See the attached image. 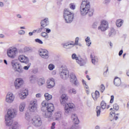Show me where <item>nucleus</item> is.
<instances>
[{"label":"nucleus","mask_w":129,"mask_h":129,"mask_svg":"<svg viewBox=\"0 0 129 129\" xmlns=\"http://www.w3.org/2000/svg\"><path fill=\"white\" fill-rule=\"evenodd\" d=\"M17 115V110L15 109H9L7 114L5 115V123L7 126H11L9 129H18L20 124L18 122H14L13 118Z\"/></svg>","instance_id":"1"},{"label":"nucleus","mask_w":129,"mask_h":129,"mask_svg":"<svg viewBox=\"0 0 129 129\" xmlns=\"http://www.w3.org/2000/svg\"><path fill=\"white\" fill-rule=\"evenodd\" d=\"M68 101V96L67 94H63L60 97V103L62 105H65L64 114L68 115L71 113L72 110L74 108V104L73 103H69L66 104Z\"/></svg>","instance_id":"2"},{"label":"nucleus","mask_w":129,"mask_h":129,"mask_svg":"<svg viewBox=\"0 0 129 129\" xmlns=\"http://www.w3.org/2000/svg\"><path fill=\"white\" fill-rule=\"evenodd\" d=\"M80 13L81 16H86L88 14L89 17L93 16V11L90 10V3L87 0L82 2L80 8Z\"/></svg>","instance_id":"3"},{"label":"nucleus","mask_w":129,"mask_h":129,"mask_svg":"<svg viewBox=\"0 0 129 129\" xmlns=\"http://www.w3.org/2000/svg\"><path fill=\"white\" fill-rule=\"evenodd\" d=\"M63 19L67 24H71L74 19V14L70 12L69 9H64L63 12Z\"/></svg>","instance_id":"4"},{"label":"nucleus","mask_w":129,"mask_h":129,"mask_svg":"<svg viewBox=\"0 0 129 129\" xmlns=\"http://www.w3.org/2000/svg\"><path fill=\"white\" fill-rule=\"evenodd\" d=\"M11 64L12 68L14 69L15 72H18V73L20 74L24 73V69L20 62H17L16 60H13L12 61Z\"/></svg>","instance_id":"5"},{"label":"nucleus","mask_w":129,"mask_h":129,"mask_svg":"<svg viewBox=\"0 0 129 129\" xmlns=\"http://www.w3.org/2000/svg\"><path fill=\"white\" fill-rule=\"evenodd\" d=\"M18 54V49L16 47H10L7 50V55L9 58L15 59Z\"/></svg>","instance_id":"6"},{"label":"nucleus","mask_w":129,"mask_h":129,"mask_svg":"<svg viewBox=\"0 0 129 129\" xmlns=\"http://www.w3.org/2000/svg\"><path fill=\"white\" fill-rule=\"evenodd\" d=\"M31 123L34 126L39 127L42 125V119L39 117L35 116L32 119Z\"/></svg>","instance_id":"7"},{"label":"nucleus","mask_w":129,"mask_h":129,"mask_svg":"<svg viewBox=\"0 0 129 129\" xmlns=\"http://www.w3.org/2000/svg\"><path fill=\"white\" fill-rule=\"evenodd\" d=\"M108 29V22L105 20L101 21V24L98 27V30H100L101 32H105Z\"/></svg>","instance_id":"8"},{"label":"nucleus","mask_w":129,"mask_h":129,"mask_svg":"<svg viewBox=\"0 0 129 129\" xmlns=\"http://www.w3.org/2000/svg\"><path fill=\"white\" fill-rule=\"evenodd\" d=\"M24 84V80L22 78H17L14 81V86L16 89H20Z\"/></svg>","instance_id":"9"},{"label":"nucleus","mask_w":129,"mask_h":129,"mask_svg":"<svg viewBox=\"0 0 129 129\" xmlns=\"http://www.w3.org/2000/svg\"><path fill=\"white\" fill-rule=\"evenodd\" d=\"M60 76L62 79L66 80L69 78V71L66 69H63L59 73Z\"/></svg>","instance_id":"10"},{"label":"nucleus","mask_w":129,"mask_h":129,"mask_svg":"<svg viewBox=\"0 0 129 129\" xmlns=\"http://www.w3.org/2000/svg\"><path fill=\"white\" fill-rule=\"evenodd\" d=\"M15 100V96L12 92H9L6 97V101L7 103H12Z\"/></svg>","instance_id":"11"},{"label":"nucleus","mask_w":129,"mask_h":129,"mask_svg":"<svg viewBox=\"0 0 129 129\" xmlns=\"http://www.w3.org/2000/svg\"><path fill=\"white\" fill-rule=\"evenodd\" d=\"M38 53L41 58H43V59H48L49 53L47 50L41 49V50L38 51Z\"/></svg>","instance_id":"12"},{"label":"nucleus","mask_w":129,"mask_h":129,"mask_svg":"<svg viewBox=\"0 0 129 129\" xmlns=\"http://www.w3.org/2000/svg\"><path fill=\"white\" fill-rule=\"evenodd\" d=\"M30 111L34 112L37 110V107L38 106V103H37V100H32L30 101Z\"/></svg>","instance_id":"13"},{"label":"nucleus","mask_w":129,"mask_h":129,"mask_svg":"<svg viewBox=\"0 0 129 129\" xmlns=\"http://www.w3.org/2000/svg\"><path fill=\"white\" fill-rule=\"evenodd\" d=\"M18 60L20 61L21 63H25V64L29 63V58L24 55H20L18 57Z\"/></svg>","instance_id":"14"},{"label":"nucleus","mask_w":129,"mask_h":129,"mask_svg":"<svg viewBox=\"0 0 129 129\" xmlns=\"http://www.w3.org/2000/svg\"><path fill=\"white\" fill-rule=\"evenodd\" d=\"M55 86V81L54 79L51 78L47 81V88H53Z\"/></svg>","instance_id":"15"},{"label":"nucleus","mask_w":129,"mask_h":129,"mask_svg":"<svg viewBox=\"0 0 129 129\" xmlns=\"http://www.w3.org/2000/svg\"><path fill=\"white\" fill-rule=\"evenodd\" d=\"M47 26H49V19L48 18H46L40 22V27H42L45 29Z\"/></svg>","instance_id":"16"},{"label":"nucleus","mask_w":129,"mask_h":129,"mask_svg":"<svg viewBox=\"0 0 129 129\" xmlns=\"http://www.w3.org/2000/svg\"><path fill=\"white\" fill-rule=\"evenodd\" d=\"M29 94V91L28 89H25L24 91L21 94H20V97L21 99H25L27 97V96Z\"/></svg>","instance_id":"17"},{"label":"nucleus","mask_w":129,"mask_h":129,"mask_svg":"<svg viewBox=\"0 0 129 129\" xmlns=\"http://www.w3.org/2000/svg\"><path fill=\"white\" fill-rule=\"evenodd\" d=\"M47 110L48 111L50 112H53L54 110H55V108L54 107V104L53 103H49L47 104V107H46Z\"/></svg>","instance_id":"18"},{"label":"nucleus","mask_w":129,"mask_h":129,"mask_svg":"<svg viewBox=\"0 0 129 129\" xmlns=\"http://www.w3.org/2000/svg\"><path fill=\"white\" fill-rule=\"evenodd\" d=\"M52 112L48 111V110L43 111L42 112L43 116L44 117H51V116H52Z\"/></svg>","instance_id":"19"},{"label":"nucleus","mask_w":129,"mask_h":129,"mask_svg":"<svg viewBox=\"0 0 129 129\" xmlns=\"http://www.w3.org/2000/svg\"><path fill=\"white\" fill-rule=\"evenodd\" d=\"M72 119L75 124H78V123H79V119H78V117H77L76 114H73L72 115Z\"/></svg>","instance_id":"20"},{"label":"nucleus","mask_w":129,"mask_h":129,"mask_svg":"<svg viewBox=\"0 0 129 129\" xmlns=\"http://www.w3.org/2000/svg\"><path fill=\"white\" fill-rule=\"evenodd\" d=\"M114 84L115 86H120V85L121 84L120 79L118 77H116L114 79Z\"/></svg>","instance_id":"21"},{"label":"nucleus","mask_w":129,"mask_h":129,"mask_svg":"<svg viewBox=\"0 0 129 129\" xmlns=\"http://www.w3.org/2000/svg\"><path fill=\"white\" fill-rule=\"evenodd\" d=\"M62 46L64 49H71V48H73L74 45L73 43H66L62 44Z\"/></svg>","instance_id":"22"},{"label":"nucleus","mask_w":129,"mask_h":129,"mask_svg":"<svg viewBox=\"0 0 129 129\" xmlns=\"http://www.w3.org/2000/svg\"><path fill=\"white\" fill-rule=\"evenodd\" d=\"M92 97H93L94 100H97V98L99 97V92L96 91L95 93H92Z\"/></svg>","instance_id":"23"},{"label":"nucleus","mask_w":129,"mask_h":129,"mask_svg":"<svg viewBox=\"0 0 129 129\" xmlns=\"http://www.w3.org/2000/svg\"><path fill=\"white\" fill-rule=\"evenodd\" d=\"M80 66H84L86 64V59L83 58H79V60L77 61Z\"/></svg>","instance_id":"24"},{"label":"nucleus","mask_w":129,"mask_h":129,"mask_svg":"<svg viewBox=\"0 0 129 129\" xmlns=\"http://www.w3.org/2000/svg\"><path fill=\"white\" fill-rule=\"evenodd\" d=\"M76 79H77V78L76 77V75H75V74H74V73H71L70 77V82H73V81H74Z\"/></svg>","instance_id":"25"},{"label":"nucleus","mask_w":129,"mask_h":129,"mask_svg":"<svg viewBox=\"0 0 129 129\" xmlns=\"http://www.w3.org/2000/svg\"><path fill=\"white\" fill-rule=\"evenodd\" d=\"M25 119L26 120H27V121H31V120L32 121V116H31V114L29 113V112L25 113Z\"/></svg>","instance_id":"26"},{"label":"nucleus","mask_w":129,"mask_h":129,"mask_svg":"<svg viewBox=\"0 0 129 129\" xmlns=\"http://www.w3.org/2000/svg\"><path fill=\"white\" fill-rule=\"evenodd\" d=\"M123 24V20L121 19L117 20L116 21V25L118 28H120V27L122 26Z\"/></svg>","instance_id":"27"},{"label":"nucleus","mask_w":129,"mask_h":129,"mask_svg":"<svg viewBox=\"0 0 129 129\" xmlns=\"http://www.w3.org/2000/svg\"><path fill=\"white\" fill-rule=\"evenodd\" d=\"M97 113V116H100V112H101V107L100 106H97L96 109Z\"/></svg>","instance_id":"28"},{"label":"nucleus","mask_w":129,"mask_h":129,"mask_svg":"<svg viewBox=\"0 0 129 129\" xmlns=\"http://www.w3.org/2000/svg\"><path fill=\"white\" fill-rule=\"evenodd\" d=\"M26 106V104L25 103L22 102L20 104L19 106V110L20 111L23 112L25 110V107Z\"/></svg>","instance_id":"29"},{"label":"nucleus","mask_w":129,"mask_h":129,"mask_svg":"<svg viewBox=\"0 0 129 129\" xmlns=\"http://www.w3.org/2000/svg\"><path fill=\"white\" fill-rule=\"evenodd\" d=\"M45 83V79L44 78H40L38 80V84L39 86H42Z\"/></svg>","instance_id":"30"},{"label":"nucleus","mask_w":129,"mask_h":129,"mask_svg":"<svg viewBox=\"0 0 129 129\" xmlns=\"http://www.w3.org/2000/svg\"><path fill=\"white\" fill-rule=\"evenodd\" d=\"M44 97L46 99V100H51V99H52V95L49 94V93H46L44 94Z\"/></svg>","instance_id":"31"},{"label":"nucleus","mask_w":129,"mask_h":129,"mask_svg":"<svg viewBox=\"0 0 129 129\" xmlns=\"http://www.w3.org/2000/svg\"><path fill=\"white\" fill-rule=\"evenodd\" d=\"M85 41L86 42L87 46H88V47L90 46V45H91V41L90 40V37H89V36L87 37L85 39Z\"/></svg>","instance_id":"32"},{"label":"nucleus","mask_w":129,"mask_h":129,"mask_svg":"<svg viewBox=\"0 0 129 129\" xmlns=\"http://www.w3.org/2000/svg\"><path fill=\"white\" fill-rule=\"evenodd\" d=\"M92 63L94 65H96L98 63V58L96 56H94L93 58L92 59Z\"/></svg>","instance_id":"33"},{"label":"nucleus","mask_w":129,"mask_h":129,"mask_svg":"<svg viewBox=\"0 0 129 129\" xmlns=\"http://www.w3.org/2000/svg\"><path fill=\"white\" fill-rule=\"evenodd\" d=\"M55 118L56 120L59 119V118H61V111H57L55 113Z\"/></svg>","instance_id":"34"},{"label":"nucleus","mask_w":129,"mask_h":129,"mask_svg":"<svg viewBox=\"0 0 129 129\" xmlns=\"http://www.w3.org/2000/svg\"><path fill=\"white\" fill-rule=\"evenodd\" d=\"M37 78H36V76H31L29 77V81L31 83H34V82H35V81H36Z\"/></svg>","instance_id":"35"},{"label":"nucleus","mask_w":129,"mask_h":129,"mask_svg":"<svg viewBox=\"0 0 129 129\" xmlns=\"http://www.w3.org/2000/svg\"><path fill=\"white\" fill-rule=\"evenodd\" d=\"M37 34H39L40 33H42V32H44V31H46V28H45L42 26H40V27L37 28Z\"/></svg>","instance_id":"36"},{"label":"nucleus","mask_w":129,"mask_h":129,"mask_svg":"<svg viewBox=\"0 0 129 129\" xmlns=\"http://www.w3.org/2000/svg\"><path fill=\"white\" fill-rule=\"evenodd\" d=\"M98 26H99V22L96 21L93 23L92 27L93 29H97V27H98Z\"/></svg>","instance_id":"37"},{"label":"nucleus","mask_w":129,"mask_h":129,"mask_svg":"<svg viewBox=\"0 0 129 129\" xmlns=\"http://www.w3.org/2000/svg\"><path fill=\"white\" fill-rule=\"evenodd\" d=\"M41 37H43V38H44V39H48L49 38V36H48V34L46 32H42L41 33Z\"/></svg>","instance_id":"38"},{"label":"nucleus","mask_w":129,"mask_h":129,"mask_svg":"<svg viewBox=\"0 0 129 129\" xmlns=\"http://www.w3.org/2000/svg\"><path fill=\"white\" fill-rule=\"evenodd\" d=\"M100 105L102 109H105L106 107V103L104 101H102L101 102Z\"/></svg>","instance_id":"39"},{"label":"nucleus","mask_w":129,"mask_h":129,"mask_svg":"<svg viewBox=\"0 0 129 129\" xmlns=\"http://www.w3.org/2000/svg\"><path fill=\"white\" fill-rule=\"evenodd\" d=\"M71 83L74 84L75 86H79L80 84L78 80H77V79L73 81V82H71Z\"/></svg>","instance_id":"40"},{"label":"nucleus","mask_w":129,"mask_h":129,"mask_svg":"<svg viewBox=\"0 0 129 129\" xmlns=\"http://www.w3.org/2000/svg\"><path fill=\"white\" fill-rule=\"evenodd\" d=\"M72 58L73 59V60H76V62H77L79 59V58L78 57L77 55L76 54V53H73L72 55Z\"/></svg>","instance_id":"41"},{"label":"nucleus","mask_w":129,"mask_h":129,"mask_svg":"<svg viewBox=\"0 0 129 129\" xmlns=\"http://www.w3.org/2000/svg\"><path fill=\"white\" fill-rule=\"evenodd\" d=\"M104 90H105V86H104V85L102 84L100 86V91L102 93H103Z\"/></svg>","instance_id":"42"},{"label":"nucleus","mask_w":129,"mask_h":129,"mask_svg":"<svg viewBox=\"0 0 129 129\" xmlns=\"http://www.w3.org/2000/svg\"><path fill=\"white\" fill-rule=\"evenodd\" d=\"M115 34V30L113 28H111L110 33H109V37H112Z\"/></svg>","instance_id":"43"},{"label":"nucleus","mask_w":129,"mask_h":129,"mask_svg":"<svg viewBox=\"0 0 129 129\" xmlns=\"http://www.w3.org/2000/svg\"><path fill=\"white\" fill-rule=\"evenodd\" d=\"M69 93H70L72 94H76L77 93V92L76 91V90L75 89H71L69 90Z\"/></svg>","instance_id":"44"},{"label":"nucleus","mask_w":129,"mask_h":129,"mask_svg":"<svg viewBox=\"0 0 129 129\" xmlns=\"http://www.w3.org/2000/svg\"><path fill=\"white\" fill-rule=\"evenodd\" d=\"M48 68L49 70L52 71L55 68V66L53 63H50L48 65Z\"/></svg>","instance_id":"45"},{"label":"nucleus","mask_w":129,"mask_h":129,"mask_svg":"<svg viewBox=\"0 0 129 129\" xmlns=\"http://www.w3.org/2000/svg\"><path fill=\"white\" fill-rule=\"evenodd\" d=\"M31 67V63H28L27 66H24L23 68V70H29V68Z\"/></svg>","instance_id":"46"},{"label":"nucleus","mask_w":129,"mask_h":129,"mask_svg":"<svg viewBox=\"0 0 129 129\" xmlns=\"http://www.w3.org/2000/svg\"><path fill=\"white\" fill-rule=\"evenodd\" d=\"M113 106V109L116 110V111H117V110L119 109V106L118 105H117V104H114Z\"/></svg>","instance_id":"47"},{"label":"nucleus","mask_w":129,"mask_h":129,"mask_svg":"<svg viewBox=\"0 0 129 129\" xmlns=\"http://www.w3.org/2000/svg\"><path fill=\"white\" fill-rule=\"evenodd\" d=\"M79 42V37H76L75 39V43L73 44L74 46H78V42Z\"/></svg>","instance_id":"48"},{"label":"nucleus","mask_w":129,"mask_h":129,"mask_svg":"<svg viewBox=\"0 0 129 129\" xmlns=\"http://www.w3.org/2000/svg\"><path fill=\"white\" fill-rule=\"evenodd\" d=\"M35 42L36 43H38V44H43V41L42 40H41V39H40L39 38L35 39Z\"/></svg>","instance_id":"49"},{"label":"nucleus","mask_w":129,"mask_h":129,"mask_svg":"<svg viewBox=\"0 0 129 129\" xmlns=\"http://www.w3.org/2000/svg\"><path fill=\"white\" fill-rule=\"evenodd\" d=\"M41 105L42 106V107L41 108V110H43V107H45V106H47V103L46 102V101H43L42 103H41Z\"/></svg>","instance_id":"50"},{"label":"nucleus","mask_w":129,"mask_h":129,"mask_svg":"<svg viewBox=\"0 0 129 129\" xmlns=\"http://www.w3.org/2000/svg\"><path fill=\"white\" fill-rule=\"evenodd\" d=\"M25 31L23 30H21L18 31L19 35H25Z\"/></svg>","instance_id":"51"},{"label":"nucleus","mask_w":129,"mask_h":129,"mask_svg":"<svg viewBox=\"0 0 129 129\" xmlns=\"http://www.w3.org/2000/svg\"><path fill=\"white\" fill-rule=\"evenodd\" d=\"M70 7L71 10H75V5H74V4H71L70 5Z\"/></svg>","instance_id":"52"},{"label":"nucleus","mask_w":129,"mask_h":129,"mask_svg":"<svg viewBox=\"0 0 129 129\" xmlns=\"http://www.w3.org/2000/svg\"><path fill=\"white\" fill-rule=\"evenodd\" d=\"M114 99V96L111 95V99L110 100V103H113V100Z\"/></svg>","instance_id":"53"},{"label":"nucleus","mask_w":129,"mask_h":129,"mask_svg":"<svg viewBox=\"0 0 129 129\" xmlns=\"http://www.w3.org/2000/svg\"><path fill=\"white\" fill-rule=\"evenodd\" d=\"M70 129H80V127L78 125H75L73 126L72 128H71Z\"/></svg>","instance_id":"54"},{"label":"nucleus","mask_w":129,"mask_h":129,"mask_svg":"<svg viewBox=\"0 0 129 129\" xmlns=\"http://www.w3.org/2000/svg\"><path fill=\"white\" fill-rule=\"evenodd\" d=\"M55 125H56V123L55 122H52V123L51 124V128L54 129Z\"/></svg>","instance_id":"55"},{"label":"nucleus","mask_w":129,"mask_h":129,"mask_svg":"<svg viewBox=\"0 0 129 129\" xmlns=\"http://www.w3.org/2000/svg\"><path fill=\"white\" fill-rule=\"evenodd\" d=\"M107 72H108V68H107L106 72H104V76L106 77L107 75Z\"/></svg>","instance_id":"56"},{"label":"nucleus","mask_w":129,"mask_h":129,"mask_svg":"<svg viewBox=\"0 0 129 129\" xmlns=\"http://www.w3.org/2000/svg\"><path fill=\"white\" fill-rule=\"evenodd\" d=\"M85 88L86 89V93L88 94V86L87 85H85Z\"/></svg>","instance_id":"57"},{"label":"nucleus","mask_w":129,"mask_h":129,"mask_svg":"<svg viewBox=\"0 0 129 129\" xmlns=\"http://www.w3.org/2000/svg\"><path fill=\"white\" fill-rule=\"evenodd\" d=\"M46 33L49 34V33H51V29L49 28H45Z\"/></svg>","instance_id":"58"},{"label":"nucleus","mask_w":129,"mask_h":129,"mask_svg":"<svg viewBox=\"0 0 129 129\" xmlns=\"http://www.w3.org/2000/svg\"><path fill=\"white\" fill-rule=\"evenodd\" d=\"M5 7V4L3 2H0V8H4Z\"/></svg>","instance_id":"59"},{"label":"nucleus","mask_w":129,"mask_h":129,"mask_svg":"<svg viewBox=\"0 0 129 129\" xmlns=\"http://www.w3.org/2000/svg\"><path fill=\"white\" fill-rule=\"evenodd\" d=\"M16 17H17V18H18V19H22L23 18V17H22V15H21L20 14L16 15Z\"/></svg>","instance_id":"60"},{"label":"nucleus","mask_w":129,"mask_h":129,"mask_svg":"<svg viewBox=\"0 0 129 129\" xmlns=\"http://www.w3.org/2000/svg\"><path fill=\"white\" fill-rule=\"evenodd\" d=\"M122 53H123V50L121 49L119 52V53H118L119 56H121L122 55Z\"/></svg>","instance_id":"61"},{"label":"nucleus","mask_w":129,"mask_h":129,"mask_svg":"<svg viewBox=\"0 0 129 129\" xmlns=\"http://www.w3.org/2000/svg\"><path fill=\"white\" fill-rule=\"evenodd\" d=\"M27 50L28 52H32V51H33V49L31 48V47H28Z\"/></svg>","instance_id":"62"},{"label":"nucleus","mask_w":129,"mask_h":129,"mask_svg":"<svg viewBox=\"0 0 129 129\" xmlns=\"http://www.w3.org/2000/svg\"><path fill=\"white\" fill-rule=\"evenodd\" d=\"M36 97H37V98H40V97H41V94L40 93L37 94L36 95Z\"/></svg>","instance_id":"63"},{"label":"nucleus","mask_w":129,"mask_h":129,"mask_svg":"<svg viewBox=\"0 0 129 129\" xmlns=\"http://www.w3.org/2000/svg\"><path fill=\"white\" fill-rule=\"evenodd\" d=\"M110 0H105L104 1V4H105V5H107V4L109 3Z\"/></svg>","instance_id":"64"}]
</instances>
